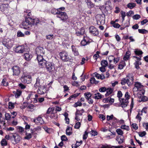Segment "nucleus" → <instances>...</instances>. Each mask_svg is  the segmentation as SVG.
Masks as SVG:
<instances>
[{"label": "nucleus", "instance_id": "obj_18", "mask_svg": "<svg viewBox=\"0 0 148 148\" xmlns=\"http://www.w3.org/2000/svg\"><path fill=\"white\" fill-rule=\"evenodd\" d=\"M123 146L122 145L114 146L106 144L105 145H102L101 148H123Z\"/></svg>", "mask_w": 148, "mask_h": 148}, {"label": "nucleus", "instance_id": "obj_45", "mask_svg": "<svg viewBox=\"0 0 148 148\" xmlns=\"http://www.w3.org/2000/svg\"><path fill=\"white\" fill-rule=\"evenodd\" d=\"M140 98H141V100H139L140 102H141L142 101L145 102L147 101L148 100V98L146 96H141V97Z\"/></svg>", "mask_w": 148, "mask_h": 148}, {"label": "nucleus", "instance_id": "obj_40", "mask_svg": "<svg viewBox=\"0 0 148 148\" xmlns=\"http://www.w3.org/2000/svg\"><path fill=\"white\" fill-rule=\"evenodd\" d=\"M25 135L26 136L24 138L26 140H29L32 138V134L31 133H28L26 132Z\"/></svg>", "mask_w": 148, "mask_h": 148}, {"label": "nucleus", "instance_id": "obj_46", "mask_svg": "<svg viewBox=\"0 0 148 148\" xmlns=\"http://www.w3.org/2000/svg\"><path fill=\"white\" fill-rule=\"evenodd\" d=\"M5 120H9L11 117V115L9 113H6L5 114Z\"/></svg>", "mask_w": 148, "mask_h": 148}, {"label": "nucleus", "instance_id": "obj_55", "mask_svg": "<svg viewBox=\"0 0 148 148\" xmlns=\"http://www.w3.org/2000/svg\"><path fill=\"white\" fill-rule=\"evenodd\" d=\"M81 124L80 122H78L76 123L75 126L74 128L75 129H78L81 126Z\"/></svg>", "mask_w": 148, "mask_h": 148}, {"label": "nucleus", "instance_id": "obj_26", "mask_svg": "<svg viewBox=\"0 0 148 148\" xmlns=\"http://www.w3.org/2000/svg\"><path fill=\"white\" fill-rule=\"evenodd\" d=\"M97 24L98 25H101L102 23H104V22L103 20V17L102 16H100L99 18L97 19Z\"/></svg>", "mask_w": 148, "mask_h": 148}, {"label": "nucleus", "instance_id": "obj_35", "mask_svg": "<svg viewBox=\"0 0 148 148\" xmlns=\"http://www.w3.org/2000/svg\"><path fill=\"white\" fill-rule=\"evenodd\" d=\"M84 96L85 98L87 100L91 97L92 94L90 92H87L84 94Z\"/></svg>", "mask_w": 148, "mask_h": 148}, {"label": "nucleus", "instance_id": "obj_16", "mask_svg": "<svg viewBox=\"0 0 148 148\" xmlns=\"http://www.w3.org/2000/svg\"><path fill=\"white\" fill-rule=\"evenodd\" d=\"M95 92L96 93L94 95V96H93L92 97L95 99L98 100L101 99L102 98L104 97V96L101 94L99 92H98L97 90H96Z\"/></svg>", "mask_w": 148, "mask_h": 148}, {"label": "nucleus", "instance_id": "obj_48", "mask_svg": "<svg viewBox=\"0 0 148 148\" xmlns=\"http://www.w3.org/2000/svg\"><path fill=\"white\" fill-rule=\"evenodd\" d=\"M54 109L53 108H49L47 110L46 114H50V113L52 114L53 112Z\"/></svg>", "mask_w": 148, "mask_h": 148}, {"label": "nucleus", "instance_id": "obj_43", "mask_svg": "<svg viewBox=\"0 0 148 148\" xmlns=\"http://www.w3.org/2000/svg\"><path fill=\"white\" fill-rule=\"evenodd\" d=\"M138 31L140 33L142 34H146L148 32V31L145 29H139Z\"/></svg>", "mask_w": 148, "mask_h": 148}, {"label": "nucleus", "instance_id": "obj_13", "mask_svg": "<svg viewBox=\"0 0 148 148\" xmlns=\"http://www.w3.org/2000/svg\"><path fill=\"white\" fill-rule=\"evenodd\" d=\"M12 70L13 75H18L20 73V68L17 66H13L12 68Z\"/></svg>", "mask_w": 148, "mask_h": 148}, {"label": "nucleus", "instance_id": "obj_32", "mask_svg": "<svg viewBox=\"0 0 148 148\" xmlns=\"http://www.w3.org/2000/svg\"><path fill=\"white\" fill-rule=\"evenodd\" d=\"M41 86L40 82V79L38 77L36 79V83L34 85V87L36 88H37Z\"/></svg>", "mask_w": 148, "mask_h": 148}, {"label": "nucleus", "instance_id": "obj_27", "mask_svg": "<svg viewBox=\"0 0 148 148\" xmlns=\"http://www.w3.org/2000/svg\"><path fill=\"white\" fill-rule=\"evenodd\" d=\"M126 66V63L124 61H122L120 62L118 66V69L121 70Z\"/></svg>", "mask_w": 148, "mask_h": 148}, {"label": "nucleus", "instance_id": "obj_60", "mask_svg": "<svg viewBox=\"0 0 148 148\" xmlns=\"http://www.w3.org/2000/svg\"><path fill=\"white\" fill-rule=\"evenodd\" d=\"M92 135L94 136L97 135L98 134L97 132L96 131L92 130L90 132Z\"/></svg>", "mask_w": 148, "mask_h": 148}, {"label": "nucleus", "instance_id": "obj_20", "mask_svg": "<svg viewBox=\"0 0 148 148\" xmlns=\"http://www.w3.org/2000/svg\"><path fill=\"white\" fill-rule=\"evenodd\" d=\"M13 93L15 95V97L16 98H19L22 94V91L21 90L17 89L16 91H13Z\"/></svg>", "mask_w": 148, "mask_h": 148}, {"label": "nucleus", "instance_id": "obj_24", "mask_svg": "<svg viewBox=\"0 0 148 148\" xmlns=\"http://www.w3.org/2000/svg\"><path fill=\"white\" fill-rule=\"evenodd\" d=\"M134 86L137 88V91H139L140 89H141L143 87L140 83L138 82H135Z\"/></svg>", "mask_w": 148, "mask_h": 148}, {"label": "nucleus", "instance_id": "obj_30", "mask_svg": "<svg viewBox=\"0 0 148 148\" xmlns=\"http://www.w3.org/2000/svg\"><path fill=\"white\" fill-rule=\"evenodd\" d=\"M106 93L105 94V96L106 97H108L113 92V90L111 88H107Z\"/></svg>", "mask_w": 148, "mask_h": 148}, {"label": "nucleus", "instance_id": "obj_23", "mask_svg": "<svg viewBox=\"0 0 148 148\" xmlns=\"http://www.w3.org/2000/svg\"><path fill=\"white\" fill-rule=\"evenodd\" d=\"M85 1L87 3L88 8H92L95 6V4L93 3L90 0H85Z\"/></svg>", "mask_w": 148, "mask_h": 148}, {"label": "nucleus", "instance_id": "obj_4", "mask_svg": "<svg viewBox=\"0 0 148 148\" xmlns=\"http://www.w3.org/2000/svg\"><path fill=\"white\" fill-rule=\"evenodd\" d=\"M60 58L63 62H66L72 60L69 57L68 53L65 51L61 52L59 54Z\"/></svg>", "mask_w": 148, "mask_h": 148}, {"label": "nucleus", "instance_id": "obj_10", "mask_svg": "<svg viewBox=\"0 0 148 148\" xmlns=\"http://www.w3.org/2000/svg\"><path fill=\"white\" fill-rule=\"evenodd\" d=\"M57 17L60 18L63 22L67 20L68 18L66 13L64 12L60 11L58 14L57 16Z\"/></svg>", "mask_w": 148, "mask_h": 148}, {"label": "nucleus", "instance_id": "obj_33", "mask_svg": "<svg viewBox=\"0 0 148 148\" xmlns=\"http://www.w3.org/2000/svg\"><path fill=\"white\" fill-rule=\"evenodd\" d=\"M8 78H7L4 77L2 81V85L5 86H8Z\"/></svg>", "mask_w": 148, "mask_h": 148}, {"label": "nucleus", "instance_id": "obj_44", "mask_svg": "<svg viewBox=\"0 0 148 148\" xmlns=\"http://www.w3.org/2000/svg\"><path fill=\"white\" fill-rule=\"evenodd\" d=\"M17 36L18 37H23L25 36V35L21 31L19 30L17 33Z\"/></svg>", "mask_w": 148, "mask_h": 148}, {"label": "nucleus", "instance_id": "obj_3", "mask_svg": "<svg viewBox=\"0 0 148 148\" xmlns=\"http://www.w3.org/2000/svg\"><path fill=\"white\" fill-rule=\"evenodd\" d=\"M36 52L37 56L36 59L38 63L45 59L43 58V55L45 54V51L42 47H39L36 49Z\"/></svg>", "mask_w": 148, "mask_h": 148}, {"label": "nucleus", "instance_id": "obj_61", "mask_svg": "<svg viewBox=\"0 0 148 148\" xmlns=\"http://www.w3.org/2000/svg\"><path fill=\"white\" fill-rule=\"evenodd\" d=\"M138 134L140 136L143 137L146 135V133L145 131H143L142 132H139Z\"/></svg>", "mask_w": 148, "mask_h": 148}, {"label": "nucleus", "instance_id": "obj_50", "mask_svg": "<svg viewBox=\"0 0 148 148\" xmlns=\"http://www.w3.org/2000/svg\"><path fill=\"white\" fill-rule=\"evenodd\" d=\"M116 132L119 135H122L123 134V132L120 129H118L116 130Z\"/></svg>", "mask_w": 148, "mask_h": 148}, {"label": "nucleus", "instance_id": "obj_25", "mask_svg": "<svg viewBox=\"0 0 148 148\" xmlns=\"http://www.w3.org/2000/svg\"><path fill=\"white\" fill-rule=\"evenodd\" d=\"M37 121V124L42 125L44 123V121L42 118L40 116L36 118Z\"/></svg>", "mask_w": 148, "mask_h": 148}, {"label": "nucleus", "instance_id": "obj_58", "mask_svg": "<svg viewBox=\"0 0 148 148\" xmlns=\"http://www.w3.org/2000/svg\"><path fill=\"white\" fill-rule=\"evenodd\" d=\"M1 144L2 146H6L7 144V143L6 140L4 139L2 140L1 142Z\"/></svg>", "mask_w": 148, "mask_h": 148}, {"label": "nucleus", "instance_id": "obj_59", "mask_svg": "<svg viewBox=\"0 0 148 148\" xmlns=\"http://www.w3.org/2000/svg\"><path fill=\"white\" fill-rule=\"evenodd\" d=\"M62 141H67L68 140V139L65 135H62L61 137Z\"/></svg>", "mask_w": 148, "mask_h": 148}, {"label": "nucleus", "instance_id": "obj_42", "mask_svg": "<svg viewBox=\"0 0 148 148\" xmlns=\"http://www.w3.org/2000/svg\"><path fill=\"white\" fill-rule=\"evenodd\" d=\"M60 12V11L58 10V9H52L51 10V12L52 14L54 15L56 14L57 16L58 14Z\"/></svg>", "mask_w": 148, "mask_h": 148}, {"label": "nucleus", "instance_id": "obj_56", "mask_svg": "<svg viewBox=\"0 0 148 148\" xmlns=\"http://www.w3.org/2000/svg\"><path fill=\"white\" fill-rule=\"evenodd\" d=\"M82 104L81 103V102L80 101H78L74 105V106L75 107H77L78 106H82Z\"/></svg>", "mask_w": 148, "mask_h": 148}, {"label": "nucleus", "instance_id": "obj_36", "mask_svg": "<svg viewBox=\"0 0 148 148\" xmlns=\"http://www.w3.org/2000/svg\"><path fill=\"white\" fill-rule=\"evenodd\" d=\"M72 129L70 127H68L66 130V134L67 135L70 136L72 134Z\"/></svg>", "mask_w": 148, "mask_h": 148}, {"label": "nucleus", "instance_id": "obj_28", "mask_svg": "<svg viewBox=\"0 0 148 148\" xmlns=\"http://www.w3.org/2000/svg\"><path fill=\"white\" fill-rule=\"evenodd\" d=\"M131 55L130 51H127L125 55L124 56L123 59L125 61H127L130 59V56Z\"/></svg>", "mask_w": 148, "mask_h": 148}, {"label": "nucleus", "instance_id": "obj_52", "mask_svg": "<svg viewBox=\"0 0 148 148\" xmlns=\"http://www.w3.org/2000/svg\"><path fill=\"white\" fill-rule=\"evenodd\" d=\"M8 107L10 109H12L14 108V103L11 102H10L8 103Z\"/></svg>", "mask_w": 148, "mask_h": 148}, {"label": "nucleus", "instance_id": "obj_15", "mask_svg": "<svg viewBox=\"0 0 148 148\" xmlns=\"http://www.w3.org/2000/svg\"><path fill=\"white\" fill-rule=\"evenodd\" d=\"M38 88L37 90V92L38 94L42 95L46 92L47 89L45 86H42Z\"/></svg>", "mask_w": 148, "mask_h": 148}, {"label": "nucleus", "instance_id": "obj_49", "mask_svg": "<svg viewBox=\"0 0 148 148\" xmlns=\"http://www.w3.org/2000/svg\"><path fill=\"white\" fill-rule=\"evenodd\" d=\"M121 13L122 19V22H123L125 20V17L126 16L125 15V12L123 11H122L121 12Z\"/></svg>", "mask_w": 148, "mask_h": 148}, {"label": "nucleus", "instance_id": "obj_57", "mask_svg": "<svg viewBox=\"0 0 148 148\" xmlns=\"http://www.w3.org/2000/svg\"><path fill=\"white\" fill-rule=\"evenodd\" d=\"M139 61H136L134 64L135 65V68L137 69H138L140 68V66H139Z\"/></svg>", "mask_w": 148, "mask_h": 148}, {"label": "nucleus", "instance_id": "obj_21", "mask_svg": "<svg viewBox=\"0 0 148 148\" xmlns=\"http://www.w3.org/2000/svg\"><path fill=\"white\" fill-rule=\"evenodd\" d=\"M71 49L73 53L75 56L79 55V53L77 49L73 45H72L71 46Z\"/></svg>", "mask_w": 148, "mask_h": 148}, {"label": "nucleus", "instance_id": "obj_29", "mask_svg": "<svg viewBox=\"0 0 148 148\" xmlns=\"http://www.w3.org/2000/svg\"><path fill=\"white\" fill-rule=\"evenodd\" d=\"M24 59L27 61L30 60L32 57V55L29 53H26L24 54Z\"/></svg>", "mask_w": 148, "mask_h": 148}, {"label": "nucleus", "instance_id": "obj_41", "mask_svg": "<svg viewBox=\"0 0 148 148\" xmlns=\"http://www.w3.org/2000/svg\"><path fill=\"white\" fill-rule=\"evenodd\" d=\"M101 64L102 66L105 67L107 66L108 63L106 60H102L101 61Z\"/></svg>", "mask_w": 148, "mask_h": 148}, {"label": "nucleus", "instance_id": "obj_8", "mask_svg": "<svg viewBox=\"0 0 148 148\" xmlns=\"http://www.w3.org/2000/svg\"><path fill=\"white\" fill-rule=\"evenodd\" d=\"M89 33L93 36H97L99 34L98 29L93 26H91L89 28Z\"/></svg>", "mask_w": 148, "mask_h": 148}, {"label": "nucleus", "instance_id": "obj_47", "mask_svg": "<svg viewBox=\"0 0 148 148\" xmlns=\"http://www.w3.org/2000/svg\"><path fill=\"white\" fill-rule=\"evenodd\" d=\"M134 99L133 98H132L131 103L130 105V112H131L132 111V109L134 107Z\"/></svg>", "mask_w": 148, "mask_h": 148}, {"label": "nucleus", "instance_id": "obj_17", "mask_svg": "<svg viewBox=\"0 0 148 148\" xmlns=\"http://www.w3.org/2000/svg\"><path fill=\"white\" fill-rule=\"evenodd\" d=\"M21 80L22 82L29 84L31 83V76L26 77L24 78H21Z\"/></svg>", "mask_w": 148, "mask_h": 148}, {"label": "nucleus", "instance_id": "obj_31", "mask_svg": "<svg viewBox=\"0 0 148 148\" xmlns=\"http://www.w3.org/2000/svg\"><path fill=\"white\" fill-rule=\"evenodd\" d=\"M134 53L136 56H139L142 55L143 52L140 49H135Z\"/></svg>", "mask_w": 148, "mask_h": 148}, {"label": "nucleus", "instance_id": "obj_7", "mask_svg": "<svg viewBox=\"0 0 148 148\" xmlns=\"http://www.w3.org/2000/svg\"><path fill=\"white\" fill-rule=\"evenodd\" d=\"M10 2V0H5L3 1L0 5V10L3 12L6 10L9 6V5Z\"/></svg>", "mask_w": 148, "mask_h": 148}, {"label": "nucleus", "instance_id": "obj_9", "mask_svg": "<svg viewBox=\"0 0 148 148\" xmlns=\"http://www.w3.org/2000/svg\"><path fill=\"white\" fill-rule=\"evenodd\" d=\"M28 16L29 17V18H31L30 20V23L32 26V25H37L39 22V20L38 18H36L34 16L32 15V14L30 12L28 13Z\"/></svg>", "mask_w": 148, "mask_h": 148}, {"label": "nucleus", "instance_id": "obj_51", "mask_svg": "<svg viewBox=\"0 0 148 148\" xmlns=\"http://www.w3.org/2000/svg\"><path fill=\"white\" fill-rule=\"evenodd\" d=\"M28 103L27 102H24L23 103L22 106L20 107L21 109H24L28 106Z\"/></svg>", "mask_w": 148, "mask_h": 148}, {"label": "nucleus", "instance_id": "obj_34", "mask_svg": "<svg viewBox=\"0 0 148 148\" xmlns=\"http://www.w3.org/2000/svg\"><path fill=\"white\" fill-rule=\"evenodd\" d=\"M58 116L57 112H53V113H52L50 116V117L51 119H57L58 118Z\"/></svg>", "mask_w": 148, "mask_h": 148}, {"label": "nucleus", "instance_id": "obj_11", "mask_svg": "<svg viewBox=\"0 0 148 148\" xmlns=\"http://www.w3.org/2000/svg\"><path fill=\"white\" fill-rule=\"evenodd\" d=\"M91 40L88 37H83V40L81 41L80 44L82 46H85L87 45H89L91 42L90 41Z\"/></svg>", "mask_w": 148, "mask_h": 148}, {"label": "nucleus", "instance_id": "obj_19", "mask_svg": "<svg viewBox=\"0 0 148 148\" xmlns=\"http://www.w3.org/2000/svg\"><path fill=\"white\" fill-rule=\"evenodd\" d=\"M85 33V30L83 27H82L80 29L79 31H76L75 34L77 36H82Z\"/></svg>", "mask_w": 148, "mask_h": 148}, {"label": "nucleus", "instance_id": "obj_37", "mask_svg": "<svg viewBox=\"0 0 148 148\" xmlns=\"http://www.w3.org/2000/svg\"><path fill=\"white\" fill-rule=\"evenodd\" d=\"M35 93L34 92H30L29 93L27 98V100H28L30 99H34V95Z\"/></svg>", "mask_w": 148, "mask_h": 148}, {"label": "nucleus", "instance_id": "obj_6", "mask_svg": "<svg viewBox=\"0 0 148 148\" xmlns=\"http://www.w3.org/2000/svg\"><path fill=\"white\" fill-rule=\"evenodd\" d=\"M2 43L3 45L9 49L11 48L14 43V42L9 38L4 39Z\"/></svg>", "mask_w": 148, "mask_h": 148}, {"label": "nucleus", "instance_id": "obj_38", "mask_svg": "<svg viewBox=\"0 0 148 148\" xmlns=\"http://www.w3.org/2000/svg\"><path fill=\"white\" fill-rule=\"evenodd\" d=\"M80 94V93H76L75 94L72 95L71 96L68 98V99L69 100H71L73 99V98H75L77 97V96H78Z\"/></svg>", "mask_w": 148, "mask_h": 148}, {"label": "nucleus", "instance_id": "obj_63", "mask_svg": "<svg viewBox=\"0 0 148 148\" xmlns=\"http://www.w3.org/2000/svg\"><path fill=\"white\" fill-rule=\"evenodd\" d=\"M88 132L87 131H86L83 135V139L84 140H86L88 137Z\"/></svg>", "mask_w": 148, "mask_h": 148}, {"label": "nucleus", "instance_id": "obj_1", "mask_svg": "<svg viewBox=\"0 0 148 148\" xmlns=\"http://www.w3.org/2000/svg\"><path fill=\"white\" fill-rule=\"evenodd\" d=\"M38 63L40 67L43 68L45 66L47 71L49 73L54 71L55 70V64L53 62H48L45 59L43 60Z\"/></svg>", "mask_w": 148, "mask_h": 148}, {"label": "nucleus", "instance_id": "obj_22", "mask_svg": "<svg viewBox=\"0 0 148 148\" xmlns=\"http://www.w3.org/2000/svg\"><path fill=\"white\" fill-rule=\"evenodd\" d=\"M12 137L14 139L15 142V143H14V144L18 143L21 140V137L18 135H13L12 136Z\"/></svg>", "mask_w": 148, "mask_h": 148}, {"label": "nucleus", "instance_id": "obj_39", "mask_svg": "<svg viewBox=\"0 0 148 148\" xmlns=\"http://www.w3.org/2000/svg\"><path fill=\"white\" fill-rule=\"evenodd\" d=\"M136 6V4L134 3H128L127 5V7L130 8L132 9L135 7Z\"/></svg>", "mask_w": 148, "mask_h": 148}, {"label": "nucleus", "instance_id": "obj_62", "mask_svg": "<svg viewBox=\"0 0 148 148\" xmlns=\"http://www.w3.org/2000/svg\"><path fill=\"white\" fill-rule=\"evenodd\" d=\"M132 18L134 19L138 20L140 18V16L138 14H136L133 16Z\"/></svg>", "mask_w": 148, "mask_h": 148}, {"label": "nucleus", "instance_id": "obj_12", "mask_svg": "<svg viewBox=\"0 0 148 148\" xmlns=\"http://www.w3.org/2000/svg\"><path fill=\"white\" fill-rule=\"evenodd\" d=\"M14 51L17 53H23L25 50L24 47L23 45H19L14 48Z\"/></svg>", "mask_w": 148, "mask_h": 148}, {"label": "nucleus", "instance_id": "obj_14", "mask_svg": "<svg viewBox=\"0 0 148 148\" xmlns=\"http://www.w3.org/2000/svg\"><path fill=\"white\" fill-rule=\"evenodd\" d=\"M121 105L123 108L126 107L129 103V101L127 99L124 98L119 99Z\"/></svg>", "mask_w": 148, "mask_h": 148}, {"label": "nucleus", "instance_id": "obj_2", "mask_svg": "<svg viewBox=\"0 0 148 148\" xmlns=\"http://www.w3.org/2000/svg\"><path fill=\"white\" fill-rule=\"evenodd\" d=\"M134 80L133 74L132 73H130L126 75L125 78H123L122 79L121 83L122 85L127 84L128 86H130L133 84Z\"/></svg>", "mask_w": 148, "mask_h": 148}, {"label": "nucleus", "instance_id": "obj_5", "mask_svg": "<svg viewBox=\"0 0 148 148\" xmlns=\"http://www.w3.org/2000/svg\"><path fill=\"white\" fill-rule=\"evenodd\" d=\"M31 19V18H29V17L28 16L27 14L25 18V21L23 22L22 23V25L24 29H27L32 26L31 23L30 21Z\"/></svg>", "mask_w": 148, "mask_h": 148}, {"label": "nucleus", "instance_id": "obj_64", "mask_svg": "<svg viewBox=\"0 0 148 148\" xmlns=\"http://www.w3.org/2000/svg\"><path fill=\"white\" fill-rule=\"evenodd\" d=\"M18 132L21 133H22L24 131V128L21 127H18Z\"/></svg>", "mask_w": 148, "mask_h": 148}, {"label": "nucleus", "instance_id": "obj_53", "mask_svg": "<svg viewBox=\"0 0 148 148\" xmlns=\"http://www.w3.org/2000/svg\"><path fill=\"white\" fill-rule=\"evenodd\" d=\"M139 91L138 92V94L140 95V97H141L142 95H144L145 94V90L143 89H141V90L140 89L139 90Z\"/></svg>", "mask_w": 148, "mask_h": 148}, {"label": "nucleus", "instance_id": "obj_54", "mask_svg": "<svg viewBox=\"0 0 148 148\" xmlns=\"http://www.w3.org/2000/svg\"><path fill=\"white\" fill-rule=\"evenodd\" d=\"M107 89V88L105 87H102L99 88V90L100 92H104L106 91Z\"/></svg>", "mask_w": 148, "mask_h": 148}]
</instances>
